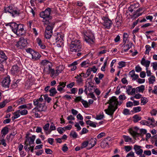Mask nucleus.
Here are the masks:
<instances>
[{"label":"nucleus","instance_id":"obj_1","mask_svg":"<svg viewBox=\"0 0 157 157\" xmlns=\"http://www.w3.org/2000/svg\"><path fill=\"white\" fill-rule=\"evenodd\" d=\"M6 26H9L12 32L18 36L22 35L25 33L24 25L23 24H17L15 22H10L5 24Z\"/></svg>","mask_w":157,"mask_h":157},{"label":"nucleus","instance_id":"obj_2","mask_svg":"<svg viewBox=\"0 0 157 157\" xmlns=\"http://www.w3.org/2000/svg\"><path fill=\"white\" fill-rule=\"evenodd\" d=\"M117 100L118 98L114 96H112L109 99V101L107 103L109 104L108 109L104 110L107 114L110 116L113 115L114 112L118 108L117 104Z\"/></svg>","mask_w":157,"mask_h":157},{"label":"nucleus","instance_id":"obj_3","mask_svg":"<svg viewBox=\"0 0 157 157\" xmlns=\"http://www.w3.org/2000/svg\"><path fill=\"white\" fill-rule=\"evenodd\" d=\"M4 11L5 13H10L13 17L19 16L20 13V10L17 7L12 4L7 6H5Z\"/></svg>","mask_w":157,"mask_h":157},{"label":"nucleus","instance_id":"obj_4","mask_svg":"<svg viewBox=\"0 0 157 157\" xmlns=\"http://www.w3.org/2000/svg\"><path fill=\"white\" fill-rule=\"evenodd\" d=\"M70 52H78L82 50V45L79 40L72 41L69 46Z\"/></svg>","mask_w":157,"mask_h":157},{"label":"nucleus","instance_id":"obj_5","mask_svg":"<svg viewBox=\"0 0 157 157\" xmlns=\"http://www.w3.org/2000/svg\"><path fill=\"white\" fill-rule=\"evenodd\" d=\"M45 24H48L46 29L45 37L46 39H50L52 34V29L55 24L53 23H50L49 20H45Z\"/></svg>","mask_w":157,"mask_h":157},{"label":"nucleus","instance_id":"obj_6","mask_svg":"<svg viewBox=\"0 0 157 157\" xmlns=\"http://www.w3.org/2000/svg\"><path fill=\"white\" fill-rule=\"evenodd\" d=\"M28 44L27 39L24 37H21L20 40L16 44V46L18 49H22L27 46Z\"/></svg>","mask_w":157,"mask_h":157},{"label":"nucleus","instance_id":"obj_7","mask_svg":"<svg viewBox=\"0 0 157 157\" xmlns=\"http://www.w3.org/2000/svg\"><path fill=\"white\" fill-rule=\"evenodd\" d=\"M64 69V67L63 65H59L56 67V70H55L53 69H50V76L51 77L56 76L59 75V74L62 72Z\"/></svg>","mask_w":157,"mask_h":157},{"label":"nucleus","instance_id":"obj_8","mask_svg":"<svg viewBox=\"0 0 157 157\" xmlns=\"http://www.w3.org/2000/svg\"><path fill=\"white\" fill-rule=\"evenodd\" d=\"M84 40L86 42L90 44H93L95 40L94 35L89 31L86 33L84 35Z\"/></svg>","mask_w":157,"mask_h":157},{"label":"nucleus","instance_id":"obj_9","mask_svg":"<svg viewBox=\"0 0 157 157\" xmlns=\"http://www.w3.org/2000/svg\"><path fill=\"white\" fill-rule=\"evenodd\" d=\"M102 20V24L106 29H110L113 24V22L108 17L103 16L101 17Z\"/></svg>","mask_w":157,"mask_h":157},{"label":"nucleus","instance_id":"obj_10","mask_svg":"<svg viewBox=\"0 0 157 157\" xmlns=\"http://www.w3.org/2000/svg\"><path fill=\"white\" fill-rule=\"evenodd\" d=\"M11 82L10 78L7 76L6 77L4 78L1 82L2 86L4 88H9Z\"/></svg>","mask_w":157,"mask_h":157},{"label":"nucleus","instance_id":"obj_11","mask_svg":"<svg viewBox=\"0 0 157 157\" xmlns=\"http://www.w3.org/2000/svg\"><path fill=\"white\" fill-rule=\"evenodd\" d=\"M36 105V106L35 107L33 110L36 109L39 112H45L47 110V107L46 105L45 101L42 103L38 104Z\"/></svg>","mask_w":157,"mask_h":157},{"label":"nucleus","instance_id":"obj_12","mask_svg":"<svg viewBox=\"0 0 157 157\" xmlns=\"http://www.w3.org/2000/svg\"><path fill=\"white\" fill-rule=\"evenodd\" d=\"M51 11V9L49 8H47L44 11L40 13V16L44 19L49 18L50 14Z\"/></svg>","mask_w":157,"mask_h":157},{"label":"nucleus","instance_id":"obj_13","mask_svg":"<svg viewBox=\"0 0 157 157\" xmlns=\"http://www.w3.org/2000/svg\"><path fill=\"white\" fill-rule=\"evenodd\" d=\"M64 37L63 34L58 33L57 34L56 36H53L52 39L53 40V41L57 43L60 41L61 43H63V41H64L63 40Z\"/></svg>","mask_w":157,"mask_h":157},{"label":"nucleus","instance_id":"obj_14","mask_svg":"<svg viewBox=\"0 0 157 157\" xmlns=\"http://www.w3.org/2000/svg\"><path fill=\"white\" fill-rule=\"evenodd\" d=\"M133 14L131 15L132 18L135 19L141 15L143 13V8H140L136 10H134Z\"/></svg>","mask_w":157,"mask_h":157},{"label":"nucleus","instance_id":"obj_15","mask_svg":"<svg viewBox=\"0 0 157 157\" xmlns=\"http://www.w3.org/2000/svg\"><path fill=\"white\" fill-rule=\"evenodd\" d=\"M147 120H148L150 121H146V120H142L140 122L141 124L143 125H146L148 126H150L152 124V123L155 122V120L153 118L149 117Z\"/></svg>","mask_w":157,"mask_h":157},{"label":"nucleus","instance_id":"obj_16","mask_svg":"<svg viewBox=\"0 0 157 157\" xmlns=\"http://www.w3.org/2000/svg\"><path fill=\"white\" fill-rule=\"evenodd\" d=\"M40 63L41 65L45 66L44 68H47V66H48V70L49 71V73L50 72V69H52V65L49 61L46 60H44L41 61Z\"/></svg>","mask_w":157,"mask_h":157},{"label":"nucleus","instance_id":"obj_17","mask_svg":"<svg viewBox=\"0 0 157 157\" xmlns=\"http://www.w3.org/2000/svg\"><path fill=\"white\" fill-rule=\"evenodd\" d=\"M8 57L4 52L2 50H0V63L6 61Z\"/></svg>","mask_w":157,"mask_h":157},{"label":"nucleus","instance_id":"obj_18","mask_svg":"<svg viewBox=\"0 0 157 157\" xmlns=\"http://www.w3.org/2000/svg\"><path fill=\"white\" fill-rule=\"evenodd\" d=\"M36 138V136L35 135H32L31 137L28 138V140L27 139H25V143L28 144L29 146L33 144H34V140Z\"/></svg>","mask_w":157,"mask_h":157},{"label":"nucleus","instance_id":"obj_19","mask_svg":"<svg viewBox=\"0 0 157 157\" xmlns=\"http://www.w3.org/2000/svg\"><path fill=\"white\" fill-rule=\"evenodd\" d=\"M19 71V68L17 65H14L12 66L10 70L11 74L15 75L17 74Z\"/></svg>","mask_w":157,"mask_h":157},{"label":"nucleus","instance_id":"obj_20","mask_svg":"<svg viewBox=\"0 0 157 157\" xmlns=\"http://www.w3.org/2000/svg\"><path fill=\"white\" fill-rule=\"evenodd\" d=\"M139 7V4L137 3H132L128 8V10L132 12Z\"/></svg>","mask_w":157,"mask_h":157},{"label":"nucleus","instance_id":"obj_21","mask_svg":"<svg viewBox=\"0 0 157 157\" xmlns=\"http://www.w3.org/2000/svg\"><path fill=\"white\" fill-rule=\"evenodd\" d=\"M96 139L91 138L88 142V147L87 149H90L94 147L96 143Z\"/></svg>","mask_w":157,"mask_h":157},{"label":"nucleus","instance_id":"obj_22","mask_svg":"<svg viewBox=\"0 0 157 157\" xmlns=\"http://www.w3.org/2000/svg\"><path fill=\"white\" fill-rule=\"evenodd\" d=\"M141 147L140 146L135 145L134 146V149L135 151V152L137 155H139L143 153V150L141 149Z\"/></svg>","mask_w":157,"mask_h":157},{"label":"nucleus","instance_id":"obj_23","mask_svg":"<svg viewBox=\"0 0 157 157\" xmlns=\"http://www.w3.org/2000/svg\"><path fill=\"white\" fill-rule=\"evenodd\" d=\"M66 83V82H59V85L57 86V90L60 92H61L63 90V88L65 87Z\"/></svg>","mask_w":157,"mask_h":157},{"label":"nucleus","instance_id":"obj_24","mask_svg":"<svg viewBox=\"0 0 157 157\" xmlns=\"http://www.w3.org/2000/svg\"><path fill=\"white\" fill-rule=\"evenodd\" d=\"M31 55L32 59L34 60H37L39 59L41 56L39 52L34 51Z\"/></svg>","mask_w":157,"mask_h":157},{"label":"nucleus","instance_id":"obj_25","mask_svg":"<svg viewBox=\"0 0 157 157\" xmlns=\"http://www.w3.org/2000/svg\"><path fill=\"white\" fill-rule=\"evenodd\" d=\"M141 63L142 65L145 67L146 68H148L149 66L150 61L147 60H146L144 58H143L141 61Z\"/></svg>","mask_w":157,"mask_h":157},{"label":"nucleus","instance_id":"obj_26","mask_svg":"<svg viewBox=\"0 0 157 157\" xmlns=\"http://www.w3.org/2000/svg\"><path fill=\"white\" fill-rule=\"evenodd\" d=\"M43 95H41L40 97L38 99H34L33 100V104L34 105L36 106V105H37L38 104L40 103H42L44 102L43 101V98L42 97Z\"/></svg>","mask_w":157,"mask_h":157},{"label":"nucleus","instance_id":"obj_27","mask_svg":"<svg viewBox=\"0 0 157 157\" xmlns=\"http://www.w3.org/2000/svg\"><path fill=\"white\" fill-rule=\"evenodd\" d=\"M133 45V44L132 43H130L126 45H125V44H123L122 46H123L124 48V52H127L129 49L132 47Z\"/></svg>","mask_w":157,"mask_h":157},{"label":"nucleus","instance_id":"obj_28","mask_svg":"<svg viewBox=\"0 0 157 157\" xmlns=\"http://www.w3.org/2000/svg\"><path fill=\"white\" fill-rule=\"evenodd\" d=\"M36 42L38 43L39 46L42 49H44L46 48L45 45L44 44L41 39L39 38H38L36 39Z\"/></svg>","mask_w":157,"mask_h":157},{"label":"nucleus","instance_id":"obj_29","mask_svg":"<svg viewBox=\"0 0 157 157\" xmlns=\"http://www.w3.org/2000/svg\"><path fill=\"white\" fill-rule=\"evenodd\" d=\"M49 91L50 92L49 96L51 97H54L57 93L55 87H52Z\"/></svg>","mask_w":157,"mask_h":157},{"label":"nucleus","instance_id":"obj_30","mask_svg":"<svg viewBox=\"0 0 157 157\" xmlns=\"http://www.w3.org/2000/svg\"><path fill=\"white\" fill-rule=\"evenodd\" d=\"M20 81V79H17V80H13L11 85V88L12 89H15L17 87L19 82Z\"/></svg>","mask_w":157,"mask_h":157},{"label":"nucleus","instance_id":"obj_31","mask_svg":"<svg viewBox=\"0 0 157 157\" xmlns=\"http://www.w3.org/2000/svg\"><path fill=\"white\" fill-rule=\"evenodd\" d=\"M8 128L6 126L4 127L1 130L2 137H4V136L8 133Z\"/></svg>","mask_w":157,"mask_h":157},{"label":"nucleus","instance_id":"obj_32","mask_svg":"<svg viewBox=\"0 0 157 157\" xmlns=\"http://www.w3.org/2000/svg\"><path fill=\"white\" fill-rule=\"evenodd\" d=\"M115 21L117 25H120L122 21V16L121 15L117 16L115 19Z\"/></svg>","mask_w":157,"mask_h":157},{"label":"nucleus","instance_id":"obj_33","mask_svg":"<svg viewBox=\"0 0 157 157\" xmlns=\"http://www.w3.org/2000/svg\"><path fill=\"white\" fill-rule=\"evenodd\" d=\"M86 124L87 125H89L90 126L93 128H96L97 126V125L98 124L97 123L94 122L90 120L87 121H86Z\"/></svg>","mask_w":157,"mask_h":157},{"label":"nucleus","instance_id":"obj_34","mask_svg":"<svg viewBox=\"0 0 157 157\" xmlns=\"http://www.w3.org/2000/svg\"><path fill=\"white\" fill-rule=\"evenodd\" d=\"M144 86L142 85L140 86L136 87V92L137 93L138 92H143L144 90Z\"/></svg>","mask_w":157,"mask_h":157},{"label":"nucleus","instance_id":"obj_35","mask_svg":"<svg viewBox=\"0 0 157 157\" xmlns=\"http://www.w3.org/2000/svg\"><path fill=\"white\" fill-rule=\"evenodd\" d=\"M107 140V138H105L101 143L100 145L102 147L104 148L105 147H106L107 145H109V143Z\"/></svg>","mask_w":157,"mask_h":157},{"label":"nucleus","instance_id":"obj_36","mask_svg":"<svg viewBox=\"0 0 157 157\" xmlns=\"http://www.w3.org/2000/svg\"><path fill=\"white\" fill-rule=\"evenodd\" d=\"M129 35L127 33H124L123 34V43L125 44L126 43V42L128 38V37Z\"/></svg>","mask_w":157,"mask_h":157},{"label":"nucleus","instance_id":"obj_37","mask_svg":"<svg viewBox=\"0 0 157 157\" xmlns=\"http://www.w3.org/2000/svg\"><path fill=\"white\" fill-rule=\"evenodd\" d=\"M25 100L24 98H21L17 101V103L18 105H20L25 103Z\"/></svg>","mask_w":157,"mask_h":157},{"label":"nucleus","instance_id":"obj_38","mask_svg":"<svg viewBox=\"0 0 157 157\" xmlns=\"http://www.w3.org/2000/svg\"><path fill=\"white\" fill-rule=\"evenodd\" d=\"M104 117V114L103 112L100 113L98 115H96L95 119L97 120H101Z\"/></svg>","mask_w":157,"mask_h":157},{"label":"nucleus","instance_id":"obj_39","mask_svg":"<svg viewBox=\"0 0 157 157\" xmlns=\"http://www.w3.org/2000/svg\"><path fill=\"white\" fill-rule=\"evenodd\" d=\"M128 130L129 133L134 137L136 136L137 135H139V133L134 131L132 128L129 129Z\"/></svg>","mask_w":157,"mask_h":157},{"label":"nucleus","instance_id":"obj_40","mask_svg":"<svg viewBox=\"0 0 157 157\" xmlns=\"http://www.w3.org/2000/svg\"><path fill=\"white\" fill-rule=\"evenodd\" d=\"M133 117L134 119L133 121L134 123H136L141 119V117L137 115H134Z\"/></svg>","mask_w":157,"mask_h":157},{"label":"nucleus","instance_id":"obj_41","mask_svg":"<svg viewBox=\"0 0 157 157\" xmlns=\"http://www.w3.org/2000/svg\"><path fill=\"white\" fill-rule=\"evenodd\" d=\"M155 77L153 75L151 76L148 79V81L149 84H153L155 81Z\"/></svg>","mask_w":157,"mask_h":157},{"label":"nucleus","instance_id":"obj_42","mask_svg":"<svg viewBox=\"0 0 157 157\" xmlns=\"http://www.w3.org/2000/svg\"><path fill=\"white\" fill-rule=\"evenodd\" d=\"M44 99L45 100V102L47 101L48 103H49L51 101L52 99L51 98L48 97V94H46L44 95H43Z\"/></svg>","mask_w":157,"mask_h":157},{"label":"nucleus","instance_id":"obj_43","mask_svg":"<svg viewBox=\"0 0 157 157\" xmlns=\"http://www.w3.org/2000/svg\"><path fill=\"white\" fill-rule=\"evenodd\" d=\"M89 63V60H87L86 61H84L82 62L81 64V65L82 67H88V65Z\"/></svg>","mask_w":157,"mask_h":157},{"label":"nucleus","instance_id":"obj_44","mask_svg":"<svg viewBox=\"0 0 157 157\" xmlns=\"http://www.w3.org/2000/svg\"><path fill=\"white\" fill-rule=\"evenodd\" d=\"M9 101L6 100L3 101L2 102H0V109L3 108L6 105V104L8 103Z\"/></svg>","mask_w":157,"mask_h":157},{"label":"nucleus","instance_id":"obj_45","mask_svg":"<svg viewBox=\"0 0 157 157\" xmlns=\"http://www.w3.org/2000/svg\"><path fill=\"white\" fill-rule=\"evenodd\" d=\"M141 105H144L148 101L147 98L145 97H142L141 99Z\"/></svg>","mask_w":157,"mask_h":157},{"label":"nucleus","instance_id":"obj_46","mask_svg":"<svg viewBox=\"0 0 157 157\" xmlns=\"http://www.w3.org/2000/svg\"><path fill=\"white\" fill-rule=\"evenodd\" d=\"M118 64L119 65L118 68H121L126 66V62L123 61H120L118 63Z\"/></svg>","mask_w":157,"mask_h":157},{"label":"nucleus","instance_id":"obj_47","mask_svg":"<svg viewBox=\"0 0 157 157\" xmlns=\"http://www.w3.org/2000/svg\"><path fill=\"white\" fill-rule=\"evenodd\" d=\"M145 48H146V50L145 52V54L149 55V52L151 50V47L150 46V45H147L145 46Z\"/></svg>","mask_w":157,"mask_h":157},{"label":"nucleus","instance_id":"obj_48","mask_svg":"<svg viewBox=\"0 0 157 157\" xmlns=\"http://www.w3.org/2000/svg\"><path fill=\"white\" fill-rule=\"evenodd\" d=\"M88 141H84L81 144V148L82 149L86 147H87V148L88 147Z\"/></svg>","mask_w":157,"mask_h":157},{"label":"nucleus","instance_id":"obj_49","mask_svg":"<svg viewBox=\"0 0 157 157\" xmlns=\"http://www.w3.org/2000/svg\"><path fill=\"white\" fill-rule=\"evenodd\" d=\"M123 138L124 139V141L125 142H128L131 141L132 140V138L129 136L125 135H123Z\"/></svg>","mask_w":157,"mask_h":157},{"label":"nucleus","instance_id":"obj_50","mask_svg":"<svg viewBox=\"0 0 157 157\" xmlns=\"http://www.w3.org/2000/svg\"><path fill=\"white\" fill-rule=\"evenodd\" d=\"M70 136L75 138H76L77 137V135L75 131H71L70 133Z\"/></svg>","mask_w":157,"mask_h":157},{"label":"nucleus","instance_id":"obj_51","mask_svg":"<svg viewBox=\"0 0 157 157\" xmlns=\"http://www.w3.org/2000/svg\"><path fill=\"white\" fill-rule=\"evenodd\" d=\"M82 103L85 108H87L89 107V105L88 103L86 101L84 100L83 99L81 101Z\"/></svg>","mask_w":157,"mask_h":157},{"label":"nucleus","instance_id":"obj_52","mask_svg":"<svg viewBox=\"0 0 157 157\" xmlns=\"http://www.w3.org/2000/svg\"><path fill=\"white\" fill-rule=\"evenodd\" d=\"M132 86L130 85H128L127 86L126 89V92L128 95H130V91L131 89L132 88Z\"/></svg>","mask_w":157,"mask_h":157},{"label":"nucleus","instance_id":"obj_53","mask_svg":"<svg viewBox=\"0 0 157 157\" xmlns=\"http://www.w3.org/2000/svg\"><path fill=\"white\" fill-rule=\"evenodd\" d=\"M123 113L126 115H130L131 114L129 110L127 109H124L123 110Z\"/></svg>","mask_w":157,"mask_h":157},{"label":"nucleus","instance_id":"obj_54","mask_svg":"<svg viewBox=\"0 0 157 157\" xmlns=\"http://www.w3.org/2000/svg\"><path fill=\"white\" fill-rule=\"evenodd\" d=\"M133 110L135 111V113H137L141 111V107L140 106H137L136 107H134Z\"/></svg>","mask_w":157,"mask_h":157},{"label":"nucleus","instance_id":"obj_55","mask_svg":"<svg viewBox=\"0 0 157 157\" xmlns=\"http://www.w3.org/2000/svg\"><path fill=\"white\" fill-rule=\"evenodd\" d=\"M83 99H82V97L80 96L77 97L74 100V101L76 102H78L79 101H82Z\"/></svg>","mask_w":157,"mask_h":157},{"label":"nucleus","instance_id":"obj_56","mask_svg":"<svg viewBox=\"0 0 157 157\" xmlns=\"http://www.w3.org/2000/svg\"><path fill=\"white\" fill-rule=\"evenodd\" d=\"M153 68L154 71L157 70V62H155L151 63Z\"/></svg>","mask_w":157,"mask_h":157},{"label":"nucleus","instance_id":"obj_57","mask_svg":"<svg viewBox=\"0 0 157 157\" xmlns=\"http://www.w3.org/2000/svg\"><path fill=\"white\" fill-rule=\"evenodd\" d=\"M124 149L125 151L128 152L132 149V146H124Z\"/></svg>","mask_w":157,"mask_h":157},{"label":"nucleus","instance_id":"obj_58","mask_svg":"<svg viewBox=\"0 0 157 157\" xmlns=\"http://www.w3.org/2000/svg\"><path fill=\"white\" fill-rule=\"evenodd\" d=\"M140 133L139 134V135L140 134V135H143L146 134L147 133V130L144 129H141L140 130Z\"/></svg>","mask_w":157,"mask_h":157},{"label":"nucleus","instance_id":"obj_59","mask_svg":"<svg viewBox=\"0 0 157 157\" xmlns=\"http://www.w3.org/2000/svg\"><path fill=\"white\" fill-rule=\"evenodd\" d=\"M63 128H64L58 127L57 129V130L58 132L60 134H62L63 132Z\"/></svg>","mask_w":157,"mask_h":157},{"label":"nucleus","instance_id":"obj_60","mask_svg":"<svg viewBox=\"0 0 157 157\" xmlns=\"http://www.w3.org/2000/svg\"><path fill=\"white\" fill-rule=\"evenodd\" d=\"M49 125L50 124L49 123H47L43 127V128L44 132L48 130Z\"/></svg>","mask_w":157,"mask_h":157},{"label":"nucleus","instance_id":"obj_61","mask_svg":"<svg viewBox=\"0 0 157 157\" xmlns=\"http://www.w3.org/2000/svg\"><path fill=\"white\" fill-rule=\"evenodd\" d=\"M135 70L137 72H139L142 70L141 68L138 65L135 67Z\"/></svg>","mask_w":157,"mask_h":157},{"label":"nucleus","instance_id":"obj_62","mask_svg":"<svg viewBox=\"0 0 157 157\" xmlns=\"http://www.w3.org/2000/svg\"><path fill=\"white\" fill-rule=\"evenodd\" d=\"M25 50L27 52L30 53L31 55L32 54L34 51L31 48L25 49Z\"/></svg>","mask_w":157,"mask_h":157},{"label":"nucleus","instance_id":"obj_63","mask_svg":"<svg viewBox=\"0 0 157 157\" xmlns=\"http://www.w3.org/2000/svg\"><path fill=\"white\" fill-rule=\"evenodd\" d=\"M26 109L29 110L31 109L33 107L32 104L31 103H28L26 104Z\"/></svg>","mask_w":157,"mask_h":157},{"label":"nucleus","instance_id":"obj_64","mask_svg":"<svg viewBox=\"0 0 157 157\" xmlns=\"http://www.w3.org/2000/svg\"><path fill=\"white\" fill-rule=\"evenodd\" d=\"M105 134L104 132H101L100 134H99L97 136V138L98 139H100L103 136H105Z\"/></svg>","mask_w":157,"mask_h":157}]
</instances>
